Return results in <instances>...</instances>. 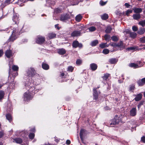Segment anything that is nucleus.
Listing matches in <instances>:
<instances>
[{
	"mask_svg": "<svg viewBox=\"0 0 145 145\" xmlns=\"http://www.w3.org/2000/svg\"><path fill=\"white\" fill-rule=\"evenodd\" d=\"M27 91L34 95L38 91V86L36 85L34 82H30V81H26L25 85Z\"/></svg>",
	"mask_w": 145,
	"mask_h": 145,
	"instance_id": "1",
	"label": "nucleus"
},
{
	"mask_svg": "<svg viewBox=\"0 0 145 145\" xmlns=\"http://www.w3.org/2000/svg\"><path fill=\"white\" fill-rule=\"evenodd\" d=\"M21 28H18V27L14 28L11 32L12 35L8 39L9 41H13L17 38V36L20 34Z\"/></svg>",
	"mask_w": 145,
	"mask_h": 145,
	"instance_id": "2",
	"label": "nucleus"
},
{
	"mask_svg": "<svg viewBox=\"0 0 145 145\" xmlns=\"http://www.w3.org/2000/svg\"><path fill=\"white\" fill-rule=\"evenodd\" d=\"M33 95L27 91L24 93L23 96L24 100L25 101H28L33 98Z\"/></svg>",
	"mask_w": 145,
	"mask_h": 145,
	"instance_id": "3",
	"label": "nucleus"
},
{
	"mask_svg": "<svg viewBox=\"0 0 145 145\" xmlns=\"http://www.w3.org/2000/svg\"><path fill=\"white\" fill-rule=\"evenodd\" d=\"M35 70L33 68H28L26 71V75L29 77L33 76L35 74Z\"/></svg>",
	"mask_w": 145,
	"mask_h": 145,
	"instance_id": "4",
	"label": "nucleus"
},
{
	"mask_svg": "<svg viewBox=\"0 0 145 145\" xmlns=\"http://www.w3.org/2000/svg\"><path fill=\"white\" fill-rule=\"evenodd\" d=\"M45 40L44 37L41 36H38L36 39V42L37 43L41 44L44 42Z\"/></svg>",
	"mask_w": 145,
	"mask_h": 145,
	"instance_id": "5",
	"label": "nucleus"
},
{
	"mask_svg": "<svg viewBox=\"0 0 145 145\" xmlns=\"http://www.w3.org/2000/svg\"><path fill=\"white\" fill-rule=\"evenodd\" d=\"M120 121L118 119L115 118L109 122V125L110 127H113L114 125L118 124Z\"/></svg>",
	"mask_w": 145,
	"mask_h": 145,
	"instance_id": "6",
	"label": "nucleus"
},
{
	"mask_svg": "<svg viewBox=\"0 0 145 145\" xmlns=\"http://www.w3.org/2000/svg\"><path fill=\"white\" fill-rule=\"evenodd\" d=\"M69 18V16L68 14H63L61 16L60 20L63 22H66Z\"/></svg>",
	"mask_w": 145,
	"mask_h": 145,
	"instance_id": "7",
	"label": "nucleus"
},
{
	"mask_svg": "<svg viewBox=\"0 0 145 145\" xmlns=\"http://www.w3.org/2000/svg\"><path fill=\"white\" fill-rule=\"evenodd\" d=\"M143 65H144V64L143 63H142L141 65H138L136 64L133 63L129 64V65L130 67H133L134 68H137L140 67L142 66Z\"/></svg>",
	"mask_w": 145,
	"mask_h": 145,
	"instance_id": "8",
	"label": "nucleus"
},
{
	"mask_svg": "<svg viewBox=\"0 0 145 145\" xmlns=\"http://www.w3.org/2000/svg\"><path fill=\"white\" fill-rule=\"evenodd\" d=\"M72 46L73 47L75 48L78 47L80 48H81L82 47V45L81 44H79L78 41H75L73 42Z\"/></svg>",
	"mask_w": 145,
	"mask_h": 145,
	"instance_id": "9",
	"label": "nucleus"
},
{
	"mask_svg": "<svg viewBox=\"0 0 145 145\" xmlns=\"http://www.w3.org/2000/svg\"><path fill=\"white\" fill-rule=\"evenodd\" d=\"M97 88H94L93 89V99L95 100H97L98 98V93L96 90Z\"/></svg>",
	"mask_w": 145,
	"mask_h": 145,
	"instance_id": "10",
	"label": "nucleus"
},
{
	"mask_svg": "<svg viewBox=\"0 0 145 145\" xmlns=\"http://www.w3.org/2000/svg\"><path fill=\"white\" fill-rule=\"evenodd\" d=\"M12 53L11 50H7L5 53L6 56L8 58H10L12 56Z\"/></svg>",
	"mask_w": 145,
	"mask_h": 145,
	"instance_id": "11",
	"label": "nucleus"
},
{
	"mask_svg": "<svg viewBox=\"0 0 145 145\" xmlns=\"http://www.w3.org/2000/svg\"><path fill=\"white\" fill-rule=\"evenodd\" d=\"M12 20L14 22L15 24H17L19 20V17L18 15L16 14H14L12 18Z\"/></svg>",
	"mask_w": 145,
	"mask_h": 145,
	"instance_id": "12",
	"label": "nucleus"
},
{
	"mask_svg": "<svg viewBox=\"0 0 145 145\" xmlns=\"http://www.w3.org/2000/svg\"><path fill=\"white\" fill-rule=\"evenodd\" d=\"M86 131L83 129H81L80 132V136L81 139H82L84 136L86 134Z\"/></svg>",
	"mask_w": 145,
	"mask_h": 145,
	"instance_id": "13",
	"label": "nucleus"
},
{
	"mask_svg": "<svg viewBox=\"0 0 145 145\" xmlns=\"http://www.w3.org/2000/svg\"><path fill=\"white\" fill-rule=\"evenodd\" d=\"M127 50L128 51L129 50H133L139 51L142 49L141 48H138V47L137 46H135L134 47H132L129 48H127Z\"/></svg>",
	"mask_w": 145,
	"mask_h": 145,
	"instance_id": "14",
	"label": "nucleus"
},
{
	"mask_svg": "<svg viewBox=\"0 0 145 145\" xmlns=\"http://www.w3.org/2000/svg\"><path fill=\"white\" fill-rule=\"evenodd\" d=\"M47 36V39H50L55 37L56 35L55 33H48Z\"/></svg>",
	"mask_w": 145,
	"mask_h": 145,
	"instance_id": "15",
	"label": "nucleus"
},
{
	"mask_svg": "<svg viewBox=\"0 0 145 145\" xmlns=\"http://www.w3.org/2000/svg\"><path fill=\"white\" fill-rule=\"evenodd\" d=\"M130 115L132 116H135L137 114V110L136 108H134L130 111Z\"/></svg>",
	"mask_w": 145,
	"mask_h": 145,
	"instance_id": "16",
	"label": "nucleus"
},
{
	"mask_svg": "<svg viewBox=\"0 0 145 145\" xmlns=\"http://www.w3.org/2000/svg\"><path fill=\"white\" fill-rule=\"evenodd\" d=\"M81 32L80 31H74L72 33L71 35L73 37H77L80 35Z\"/></svg>",
	"mask_w": 145,
	"mask_h": 145,
	"instance_id": "17",
	"label": "nucleus"
},
{
	"mask_svg": "<svg viewBox=\"0 0 145 145\" xmlns=\"http://www.w3.org/2000/svg\"><path fill=\"white\" fill-rule=\"evenodd\" d=\"M137 83L140 86H142L144 85L145 84V77L140 80H139L138 81Z\"/></svg>",
	"mask_w": 145,
	"mask_h": 145,
	"instance_id": "18",
	"label": "nucleus"
},
{
	"mask_svg": "<svg viewBox=\"0 0 145 145\" xmlns=\"http://www.w3.org/2000/svg\"><path fill=\"white\" fill-rule=\"evenodd\" d=\"M90 67L92 71H94L97 69V66L95 63H92L90 64Z\"/></svg>",
	"mask_w": 145,
	"mask_h": 145,
	"instance_id": "19",
	"label": "nucleus"
},
{
	"mask_svg": "<svg viewBox=\"0 0 145 145\" xmlns=\"http://www.w3.org/2000/svg\"><path fill=\"white\" fill-rule=\"evenodd\" d=\"M142 97V95L141 94H138L136 95L135 99L136 101H138L141 99Z\"/></svg>",
	"mask_w": 145,
	"mask_h": 145,
	"instance_id": "20",
	"label": "nucleus"
},
{
	"mask_svg": "<svg viewBox=\"0 0 145 145\" xmlns=\"http://www.w3.org/2000/svg\"><path fill=\"white\" fill-rule=\"evenodd\" d=\"M145 31V28H140L137 31L138 34L139 35H142L144 33Z\"/></svg>",
	"mask_w": 145,
	"mask_h": 145,
	"instance_id": "21",
	"label": "nucleus"
},
{
	"mask_svg": "<svg viewBox=\"0 0 145 145\" xmlns=\"http://www.w3.org/2000/svg\"><path fill=\"white\" fill-rule=\"evenodd\" d=\"M62 9L59 8H57L54 9V13L53 16H54L55 14L59 13L61 12Z\"/></svg>",
	"mask_w": 145,
	"mask_h": 145,
	"instance_id": "22",
	"label": "nucleus"
},
{
	"mask_svg": "<svg viewBox=\"0 0 145 145\" xmlns=\"http://www.w3.org/2000/svg\"><path fill=\"white\" fill-rule=\"evenodd\" d=\"M134 12L136 13H139L142 12V9L141 8H133Z\"/></svg>",
	"mask_w": 145,
	"mask_h": 145,
	"instance_id": "23",
	"label": "nucleus"
},
{
	"mask_svg": "<svg viewBox=\"0 0 145 145\" xmlns=\"http://www.w3.org/2000/svg\"><path fill=\"white\" fill-rule=\"evenodd\" d=\"M58 53L60 55H63L65 53L66 51L64 49L62 48L58 50Z\"/></svg>",
	"mask_w": 145,
	"mask_h": 145,
	"instance_id": "24",
	"label": "nucleus"
},
{
	"mask_svg": "<svg viewBox=\"0 0 145 145\" xmlns=\"http://www.w3.org/2000/svg\"><path fill=\"white\" fill-rule=\"evenodd\" d=\"M42 67L43 69L45 70H48L49 68V65L47 64L43 63L42 64Z\"/></svg>",
	"mask_w": 145,
	"mask_h": 145,
	"instance_id": "25",
	"label": "nucleus"
},
{
	"mask_svg": "<svg viewBox=\"0 0 145 145\" xmlns=\"http://www.w3.org/2000/svg\"><path fill=\"white\" fill-rule=\"evenodd\" d=\"M133 17L134 19L137 20L140 18V16L139 14H135L133 15Z\"/></svg>",
	"mask_w": 145,
	"mask_h": 145,
	"instance_id": "26",
	"label": "nucleus"
},
{
	"mask_svg": "<svg viewBox=\"0 0 145 145\" xmlns=\"http://www.w3.org/2000/svg\"><path fill=\"white\" fill-rule=\"evenodd\" d=\"M118 59L115 58H112L110 59L109 61L112 64H115L118 61Z\"/></svg>",
	"mask_w": 145,
	"mask_h": 145,
	"instance_id": "27",
	"label": "nucleus"
},
{
	"mask_svg": "<svg viewBox=\"0 0 145 145\" xmlns=\"http://www.w3.org/2000/svg\"><path fill=\"white\" fill-rule=\"evenodd\" d=\"M14 140V142H16L17 143L21 144L22 142V140L19 138H15Z\"/></svg>",
	"mask_w": 145,
	"mask_h": 145,
	"instance_id": "28",
	"label": "nucleus"
},
{
	"mask_svg": "<svg viewBox=\"0 0 145 145\" xmlns=\"http://www.w3.org/2000/svg\"><path fill=\"white\" fill-rule=\"evenodd\" d=\"M27 132L26 131H22L20 133L22 137H25L27 135Z\"/></svg>",
	"mask_w": 145,
	"mask_h": 145,
	"instance_id": "29",
	"label": "nucleus"
},
{
	"mask_svg": "<svg viewBox=\"0 0 145 145\" xmlns=\"http://www.w3.org/2000/svg\"><path fill=\"white\" fill-rule=\"evenodd\" d=\"M137 33L133 32H131L130 33V37L132 38H135L137 36Z\"/></svg>",
	"mask_w": 145,
	"mask_h": 145,
	"instance_id": "30",
	"label": "nucleus"
},
{
	"mask_svg": "<svg viewBox=\"0 0 145 145\" xmlns=\"http://www.w3.org/2000/svg\"><path fill=\"white\" fill-rule=\"evenodd\" d=\"M101 18L103 20H106L108 18V14H104L101 15Z\"/></svg>",
	"mask_w": 145,
	"mask_h": 145,
	"instance_id": "31",
	"label": "nucleus"
},
{
	"mask_svg": "<svg viewBox=\"0 0 145 145\" xmlns=\"http://www.w3.org/2000/svg\"><path fill=\"white\" fill-rule=\"evenodd\" d=\"M109 45H108L106 43H102L99 46L100 47L102 48L107 47Z\"/></svg>",
	"mask_w": 145,
	"mask_h": 145,
	"instance_id": "32",
	"label": "nucleus"
},
{
	"mask_svg": "<svg viewBox=\"0 0 145 145\" xmlns=\"http://www.w3.org/2000/svg\"><path fill=\"white\" fill-rule=\"evenodd\" d=\"M82 17L80 14L77 15L76 17V20L78 22H79L82 18Z\"/></svg>",
	"mask_w": 145,
	"mask_h": 145,
	"instance_id": "33",
	"label": "nucleus"
},
{
	"mask_svg": "<svg viewBox=\"0 0 145 145\" xmlns=\"http://www.w3.org/2000/svg\"><path fill=\"white\" fill-rule=\"evenodd\" d=\"M6 119L8 120L10 122L12 120V118L11 115L9 114H7L6 115Z\"/></svg>",
	"mask_w": 145,
	"mask_h": 145,
	"instance_id": "34",
	"label": "nucleus"
},
{
	"mask_svg": "<svg viewBox=\"0 0 145 145\" xmlns=\"http://www.w3.org/2000/svg\"><path fill=\"white\" fill-rule=\"evenodd\" d=\"M98 43V40H96L94 41H92L91 43V45L92 46H95Z\"/></svg>",
	"mask_w": 145,
	"mask_h": 145,
	"instance_id": "35",
	"label": "nucleus"
},
{
	"mask_svg": "<svg viewBox=\"0 0 145 145\" xmlns=\"http://www.w3.org/2000/svg\"><path fill=\"white\" fill-rule=\"evenodd\" d=\"M112 29V28L110 26H108L106 27V29L105 31L106 33H109L110 32Z\"/></svg>",
	"mask_w": 145,
	"mask_h": 145,
	"instance_id": "36",
	"label": "nucleus"
},
{
	"mask_svg": "<svg viewBox=\"0 0 145 145\" xmlns=\"http://www.w3.org/2000/svg\"><path fill=\"white\" fill-rule=\"evenodd\" d=\"M110 75L109 74L107 73L105 74L103 76L102 78L104 80H106L110 76Z\"/></svg>",
	"mask_w": 145,
	"mask_h": 145,
	"instance_id": "37",
	"label": "nucleus"
},
{
	"mask_svg": "<svg viewBox=\"0 0 145 145\" xmlns=\"http://www.w3.org/2000/svg\"><path fill=\"white\" fill-rule=\"evenodd\" d=\"M139 40L142 43H145V36H144L140 38Z\"/></svg>",
	"mask_w": 145,
	"mask_h": 145,
	"instance_id": "38",
	"label": "nucleus"
},
{
	"mask_svg": "<svg viewBox=\"0 0 145 145\" xmlns=\"http://www.w3.org/2000/svg\"><path fill=\"white\" fill-rule=\"evenodd\" d=\"M117 46L121 48H123V43L122 41H120L119 43H117Z\"/></svg>",
	"mask_w": 145,
	"mask_h": 145,
	"instance_id": "39",
	"label": "nucleus"
},
{
	"mask_svg": "<svg viewBox=\"0 0 145 145\" xmlns=\"http://www.w3.org/2000/svg\"><path fill=\"white\" fill-rule=\"evenodd\" d=\"M111 38L113 41H116L118 40V38L116 36H114L112 37Z\"/></svg>",
	"mask_w": 145,
	"mask_h": 145,
	"instance_id": "40",
	"label": "nucleus"
},
{
	"mask_svg": "<svg viewBox=\"0 0 145 145\" xmlns=\"http://www.w3.org/2000/svg\"><path fill=\"white\" fill-rule=\"evenodd\" d=\"M89 31L92 32L95 31L96 29V28L94 26H92L88 28Z\"/></svg>",
	"mask_w": 145,
	"mask_h": 145,
	"instance_id": "41",
	"label": "nucleus"
},
{
	"mask_svg": "<svg viewBox=\"0 0 145 145\" xmlns=\"http://www.w3.org/2000/svg\"><path fill=\"white\" fill-rule=\"evenodd\" d=\"M104 38L107 41H109V39H110V36L106 34L104 36Z\"/></svg>",
	"mask_w": 145,
	"mask_h": 145,
	"instance_id": "42",
	"label": "nucleus"
},
{
	"mask_svg": "<svg viewBox=\"0 0 145 145\" xmlns=\"http://www.w3.org/2000/svg\"><path fill=\"white\" fill-rule=\"evenodd\" d=\"M138 24L143 27L145 26V20L140 21L139 22Z\"/></svg>",
	"mask_w": 145,
	"mask_h": 145,
	"instance_id": "43",
	"label": "nucleus"
},
{
	"mask_svg": "<svg viewBox=\"0 0 145 145\" xmlns=\"http://www.w3.org/2000/svg\"><path fill=\"white\" fill-rule=\"evenodd\" d=\"M12 69L14 71H17L18 69V67L16 65H13L12 66Z\"/></svg>",
	"mask_w": 145,
	"mask_h": 145,
	"instance_id": "44",
	"label": "nucleus"
},
{
	"mask_svg": "<svg viewBox=\"0 0 145 145\" xmlns=\"http://www.w3.org/2000/svg\"><path fill=\"white\" fill-rule=\"evenodd\" d=\"M109 50L107 49H104L103 51V52L106 54H108L109 53Z\"/></svg>",
	"mask_w": 145,
	"mask_h": 145,
	"instance_id": "45",
	"label": "nucleus"
},
{
	"mask_svg": "<svg viewBox=\"0 0 145 145\" xmlns=\"http://www.w3.org/2000/svg\"><path fill=\"white\" fill-rule=\"evenodd\" d=\"M35 136V134L33 133H30L29 135V137L30 138L32 139H33Z\"/></svg>",
	"mask_w": 145,
	"mask_h": 145,
	"instance_id": "46",
	"label": "nucleus"
},
{
	"mask_svg": "<svg viewBox=\"0 0 145 145\" xmlns=\"http://www.w3.org/2000/svg\"><path fill=\"white\" fill-rule=\"evenodd\" d=\"M4 96V92L3 91H0V99L3 98Z\"/></svg>",
	"mask_w": 145,
	"mask_h": 145,
	"instance_id": "47",
	"label": "nucleus"
},
{
	"mask_svg": "<svg viewBox=\"0 0 145 145\" xmlns=\"http://www.w3.org/2000/svg\"><path fill=\"white\" fill-rule=\"evenodd\" d=\"M132 10H128L126 11V14L127 16H128L129 14L131 13L132 12Z\"/></svg>",
	"mask_w": 145,
	"mask_h": 145,
	"instance_id": "48",
	"label": "nucleus"
},
{
	"mask_svg": "<svg viewBox=\"0 0 145 145\" xmlns=\"http://www.w3.org/2000/svg\"><path fill=\"white\" fill-rule=\"evenodd\" d=\"M82 62V61L81 60L78 59L77 60L76 63L77 65H79L81 64Z\"/></svg>",
	"mask_w": 145,
	"mask_h": 145,
	"instance_id": "49",
	"label": "nucleus"
},
{
	"mask_svg": "<svg viewBox=\"0 0 145 145\" xmlns=\"http://www.w3.org/2000/svg\"><path fill=\"white\" fill-rule=\"evenodd\" d=\"M73 70V68L72 67L69 66L68 68V71H69L72 72Z\"/></svg>",
	"mask_w": 145,
	"mask_h": 145,
	"instance_id": "50",
	"label": "nucleus"
},
{
	"mask_svg": "<svg viewBox=\"0 0 145 145\" xmlns=\"http://www.w3.org/2000/svg\"><path fill=\"white\" fill-rule=\"evenodd\" d=\"M138 29V27L135 26H133L132 27V30L134 31H136Z\"/></svg>",
	"mask_w": 145,
	"mask_h": 145,
	"instance_id": "51",
	"label": "nucleus"
},
{
	"mask_svg": "<svg viewBox=\"0 0 145 145\" xmlns=\"http://www.w3.org/2000/svg\"><path fill=\"white\" fill-rule=\"evenodd\" d=\"M106 2L107 1L103 2V1H101L100 2V4L101 5L103 6L106 4Z\"/></svg>",
	"mask_w": 145,
	"mask_h": 145,
	"instance_id": "52",
	"label": "nucleus"
},
{
	"mask_svg": "<svg viewBox=\"0 0 145 145\" xmlns=\"http://www.w3.org/2000/svg\"><path fill=\"white\" fill-rule=\"evenodd\" d=\"M11 1V0H6L5 2V3H4V4L3 5H5V6L6 4H9L10 3V2Z\"/></svg>",
	"mask_w": 145,
	"mask_h": 145,
	"instance_id": "53",
	"label": "nucleus"
},
{
	"mask_svg": "<svg viewBox=\"0 0 145 145\" xmlns=\"http://www.w3.org/2000/svg\"><path fill=\"white\" fill-rule=\"evenodd\" d=\"M110 44L112 46H113L114 47L117 46V43H111Z\"/></svg>",
	"mask_w": 145,
	"mask_h": 145,
	"instance_id": "54",
	"label": "nucleus"
},
{
	"mask_svg": "<svg viewBox=\"0 0 145 145\" xmlns=\"http://www.w3.org/2000/svg\"><path fill=\"white\" fill-rule=\"evenodd\" d=\"M143 104V102H141L138 105V109L140 108L141 106Z\"/></svg>",
	"mask_w": 145,
	"mask_h": 145,
	"instance_id": "55",
	"label": "nucleus"
},
{
	"mask_svg": "<svg viewBox=\"0 0 145 145\" xmlns=\"http://www.w3.org/2000/svg\"><path fill=\"white\" fill-rule=\"evenodd\" d=\"M141 140L143 142L145 143V137H142L141 138Z\"/></svg>",
	"mask_w": 145,
	"mask_h": 145,
	"instance_id": "56",
	"label": "nucleus"
},
{
	"mask_svg": "<svg viewBox=\"0 0 145 145\" xmlns=\"http://www.w3.org/2000/svg\"><path fill=\"white\" fill-rule=\"evenodd\" d=\"M125 5L127 8H129V7L130 6V5L129 4L127 3H125Z\"/></svg>",
	"mask_w": 145,
	"mask_h": 145,
	"instance_id": "57",
	"label": "nucleus"
},
{
	"mask_svg": "<svg viewBox=\"0 0 145 145\" xmlns=\"http://www.w3.org/2000/svg\"><path fill=\"white\" fill-rule=\"evenodd\" d=\"M71 141L69 140H67L66 141V144L67 145H69L70 144Z\"/></svg>",
	"mask_w": 145,
	"mask_h": 145,
	"instance_id": "58",
	"label": "nucleus"
},
{
	"mask_svg": "<svg viewBox=\"0 0 145 145\" xmlns=\"http://www.w3.org/2000/svg\"><path fill=\"white\" fill-rule=\"evenodd\" d=\"M4 135L2 131H0V138L2 137Z\"/></svg>",
	"mask_w": 145,
	"mask_h": 145,
	"instance_id": "59",
	"label": "nucleus"
},
{
	"mask_svg": "<svg viewBox=\"0 0 145 145\" xmlns=\"http://www.w3.org/2000/svg\"><path fill=\"white\" fill-rule=\"evenodd\" d=\"M134 88L135 87L134 86H132L130 87V89L131 91H132L134 89Z\"/></svg>",
	"mask_w": 145,
	"mask_h": 145,
	"instance_id": "60",
	"label": "nucleus"
},
{
	"mask_svg": "<svg viewBox=\"0 0 145 145\" xmlns=\"http://www.w3.org/2000/svg\"><path fill=\"white\" fill-rule=\"evenodd\" d=\"M3 54V51L2 50H0V57Z\"/></svg>",
	"mask_w": 145,
	"mask_h": 145,
	"instance_id": "61",
	"label": "nucleus"
},
{
	"mask_svg": "<svg viewBox=\"0 0 145 145\" xmlns=\"http://www.w3.org/2000/svg\"><path fill=\"white\" fill-rule=\"evenodd\" d=\"M142 63L144 64V62H142L140 61H139L138 62V65H140L142 64Z\"/></svg>",
	"mask_w": 145,
	"mask_h": 145,
	"instance_id": "62",
	"label": "nucleus"
},
{
	"mask_svg": "<svg viewBox=\"0 0 145 145\" xmlns=\"http://www.w3.org/2000/svg\"><path fill=\"white\" fill-rule=\"evenodd\" d=\"M5 5H3V3H2L1 4V3H0V6H1V7L3 8L5 7Z\"/></svg>",
	"mask_w": 145,
	"mask_h": 145,
	"instance_id": "63",
	"label": "nucleus"
},
{
	"mask_svg": "<svg viewBox=\"0 0 145 145\" xmlns=\"http://www.w3.org/2000/svg\"><path fill=\"white\" fill-rule=\"evenodd\" d=\"M18 75V73H17L16 72L15 75H12V76L13 77V78H14V77H15L16 76Z\"/></svg>",
	"mask_w": 145,
	"mask_h": 145,
	"instance_id": "64",
	"label": "nucleus"
}]
</instances>
